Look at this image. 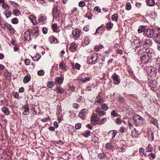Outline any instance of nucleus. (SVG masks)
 I'll return each mask as SVG.
<instances>
[{
  "label": "nucleus",
  "mask_w": 160,
  "mask_h": 160,
  "mask_svg": "<svg viewBox=\"0 0 160 160\" xmlns=\"http://www.w3.org/2000/svg\"><path fill=\"white\" fill-rule=\"evenodd\" d=\"M80 31L78 29H76L74 31H72V34L73 35V38L76 40L80 37Z\"/></svg>",
  "instance_id": "nucleus-7"
},
{
  "label": "nucleus",
  "mask_w": 160,
  "mask_h": 160,
  "mask_svg": "<svg viewBox=\"0 0 160 160\" xmlns=\"http://www.w3.org/2000/svg\"><path fill=\"white\" fill-rule=\"evenodd\" d=\"M47 19V17L46 16L41 14V15L39 16L38 20L39 22H42V23H43L45 20Z\"/></svg>",
  "instance_id": "nucleus-15"
},
{
  "label": "nucleus",
  "mask_w": 160,
  "mask_h": 160,
  "mask_svg": "<svg viewBox=\"0 0 160 160\" xmlns=\"http://www.w3.org/2000/svg\"><path fill=\"white\" fill-rule=\"evenodd\" d=\"M85 109L82 110L79 113L78 116L82 119H85Z\"/></svg>",
  "instance_id": "nucleus-19"
},
{
  "label": "nucleus",
  "mask_w": 160,
  "mask_h": 160,
  "mask_svg": "<svg viewBox=\"0 0 160 160\" xmlns=\"http://www.w3.org/2000/svg\"><path fill=\"white\" fill-rule=\"evenodd\" d=\"M13 12L14 15L16 16H19L21 14L19 10L18 9H14Z\"/></svg>",
  "instance_id": "nucleus-41"
},
{
  "label": "nucleus",
  "mask_w": 160,
  "mask_h": 160,
  "mask_svg": "<svg viewBox=\"0 0 160 160\" xmlns=\"http://www.w3.org/2000/svg\"><path fill=\"white\" fill-rule=\"evenodd\" d=\"M133 120L137 126L143 125L145 119L139 115H134Z\"/></svg>",
  "instance_id": "nucleus-3"
},
{
  "label": "nucleus",
  "mask_w": 160,
  "mask_h": 160,
  "mask_svg": "<svg viewBox=\"0 0 160 160\" xmlns=\"http://www.w3.org/2000/svg\"><path fill=\"white\" fill-rule=\"evenodd\" d=\"M90 80V78L88 77H85L83 78H82L81 79H79V81L80 82L84 83L89 81Z\"/></svg>",
  "instance_id": "nucleus-30"
},
{
  "label": "nucleus",
  "mask_w": 160,
  "mask_h": 160,
  "mask_svg": "<svg viewBox=\"0 0 160 160\" xmlns=\"http://www.w3.org/2000/svg\"><path fill=\"white\" fill-rule=\"evenodd\" d=\"M95 112L100 117H102L106 114V112L102 110L99 107H98L96 108Z\"/></svg>",
  "instance_id": "nucleus-11"
},
{
  "label": "nucleus",
  "mask_w": 160,
  "mask_h": 160,
  "mask_svg": "<svg viewBox=\"0 0 160 160\" xmlns=\"http://www.w3.org/2000/svg\"><path fill=\"white\" fill-rule=\"evenodd\" d=\"M105 148L108 149H112L113 148V147L110 143H107L105 146Z\"/></svg>",
  "instance_id": "nucleus-39"
},
{
  "label": "nucleus",
  "mask_w": 160,
  "mask_h": 160,
  "mask_svg": "<svg viewBox=\"0 0 160 160\" xmlns=\"http://www.w3.org/2000/svg\"><path fill=\"white\" fill-rule=\"evenodd\" d=\"M98 55L96 53L92 54L90 58L88 61L89 64H93L96 63L98 58Z\"/></svg>",
  "instance_id": "nucleus-5"
},
{
  "label": "nucleus",
  "mask_w": 160,
  "mask_h": 160,
  "mask_svg": "<svg viewBox=\"0 0 160 160\" xmlns=\"http://www.w3.org/2000/svg\"><path fill=\"white\" fill-rule=\"evenodd\" d=\"M111 115L113 117H117L118 116V114L116 113L115 110H114L111 112Z\"/></svg>",
  "instance_id": "nucleus-45"
},
{
  "label": "nucleus",
  "mask_w": 160,
  "mask_h": 160,
  "mask_svg": "<svg viewBox=\"0 0 160 160\" xmlns=\"http://www.w3.org/2000/svg\"><path fill=\"white\" fill-rule=\"evenodd\" d=\"M59 68L60 69H62V70L66 71L67 68L65 66V64L63 62H61L59 64Z\"/></svg>",
  "instance_id": "nucleus-28"
},
{
  "label": "nucleus",
  "mask_w": 160,
  "mask_h": 160,
  "mask_svg": "<svg viewBox=\"0 0 160 160\" xmlns=\"http://www.w3.org/2000/svg\"><path fill=\"white\" fill-rule=\"evenodd\" d=\"M78 9L77 8H74L72 10V14H74L77 12Z\"/></svg>",
  "instance_id": "nucleus-62"
},
{
  "label": "nucleus",
  "mask_w": 160,
  "mask_h": 160,
  "mask_svg": "<svg viewBox=\"0 0 160 160\" xmlns=\"http://www.w3.org/2000/svg\"><path fill=\"white\" fill-rule=\"evenodd\" d=\"M144 35H146L149 38H151L152 37L154 33V31L153 30L148 29L144 32Z\"/></svg>",
  "instance_id": "nucleus-9"
},
{
  "label": "nucleus",
  "mask_w": 160,
  "mask_h": 160,
  "mask_svg": "<svg viewBox=\"0 0 160 160\" xmlns=\"http://www.w3.org/2000/svg\"><path fill=\"white\" fill-rule=\"evenodd\" d=\"M85 2L82 1L80 2L78 4V5L80 7H83L85 6Z\"/></svg>",
  "instance_id": "nucleus-50"
},
{
  "label": "nucleus",
  "mask_w": 160,
  "mask_h": 160,
  "mask_svg": "<svg viewBox=\"0 0 160 160\" xmlns=\"http://www.w3.org/2000/svg\"><path fill=\"white\" fill-rule=\"evenodd\" d=\"M95 11L98 12H101V9L98 6H96L94 8Z\"/></svg>",
  "instance_id": "nucleus-54"
},
{
  "label": "nucleus",
  "mask_w": 160,
  "mask_h": 160,
  "mask_svg": "<svg viewBox=\"0 0 160 160\" xmlns=\"http://www.w3.org/2000/svg\"><path fill=\"white\" fill-rule=\"evenodd\" d=\"M146 52H144L141 53V60L142 62L144 63L148 62L149 60V54L151 55V52H150L149 49H146Z\"/></svg>",
  "instance_id": "nucleus-2"
},
{
  "label": "nucleus",
  "mask_w": 160,
  "mask_h": 160,
  "mask_svg": "<svg viewBox=\"0 0 160 160\" xmlns=\"http://www.w3.org/2000/svg\"><path fill=\"white\" fill-rule=\"evenodd\" d=\"M156 81L155 80L152 81L150 79H149L148 80V83L150 86L152 87L155 86V85L156 84Z\"/></svg>",
  "instance_id": "nucleus-27"
},
{
  "label": "nucleus",
  "mask_w": 160,
  "mask_h": 160,
  "mask_svg": "<svg viewBox=\"0 0 160 160\" xmlns=\"http://www.w3.org/2000/svg\"><path fill=\"white\" fill-rule=\"evenodd\" d=\"M153 147L151 144H149L148 146L146 148V150L148 152H152Z\"/></svg>",
  "instance_id": "nucleus-36"
},
{
  "label": "nucleus",
  "mask_w": 160,
  "mask_h": 160,
  "mask_svg": "<svg viewBox=\"0 0 160 160\" xmlns=\"http://www.w3.org/2000/svg\"><path fill=\"white\" fill-rule=\"evenodd\" d=\"M103 48V46L102 45H99L96 46L94 48V49L96 51L98 52L99 50L102 48Z\"/></svg>",
  "instance_id": "nucleus-38"
},
{
  "label": "nucleus",
  "mask_w": 160,
  "mask_h": 160,
  "mask_svg": "<svg viewBox=\"0 0 160 160\" xmlns=\"http://www.w3.org/2000/svg\"><path fill=\"white\" fill-rule=\"evenodd\" d=\"M154 40L157 42H160V34H155L154 36Z\"/></svg>",
  "instance_id": "nucleus-22"
},
{
  "label": "nucleus",
  "mask_w": 160,
  "mask_h": 160,
  "mask_svg": "<svg viewBox=\"0 0 160 160\" xmlns=\"http://www.w3.org/2000/svg\"><path fill=\"white\" fill-rule=\"evenodd\" d=\"M148 4L150 6H153L155 4V2L154 0H148Z\"/></svg>",
  "instance_id": "nucleus-43"
},
{
  "label": "nucleus",
  "mask_w": 160,
  "mask_h": 160,
  "mask_svg": "<svg viewBox=\"0 0 160 160\" xmlns=\"http://www.w3.org/2000/svg\"><path fill=\"white\" fill-rule=\"evenodd\" d=\"M3 13L4 14L7 18H8L10 17L12 14L11 11L9 10H5V11Z\"/></svg>",
  "instance_id": "nucleus-26"
},
{
  "label": "nucleus",
  "mask_w": 160,
  "mask_h": 160,
  "mask_svg": "<svg viewBox=\"0 0 160 160\" xmlns=\"http://www.w3.org/2000/svg\"><path fill=\"white\" fill-rule=\"evenodd\" d=\"M91 132L89 130H87L85 132L82 133V135L86 138H88L90 135Z\"/></svg>",
  "instance_id": "nucleus-35"
},
{
  "label": "nucleus",
  "mask_w": 160,
  "mask_h": 160,
  "mask_svg": "<svg viewBox=\"0 0 160 160\" xmlns=\"http://www.w3.org/2000/svg\"><path fill=\"white\" fill-rule=\"evenodd\" d=\"M52 30L54 32H57L58 28L57 24H54L52 25Z\"/></svg>",
  "instance_id": "nucleus-40"
},
{
  "label": "nucleus",
  "mask_w": 160,
  "mask_h": 160,
  "mask_svg": "<svg viewBox=\"0 0 160 160\" xmlns=\"http://www.w3.org/2000/svg\"><path fill=\"white\" fill-rule=\"evenodd\" d=\"M62 109L61 108L58 109V110L57 111L56 114L59 117V115L60 113H61Z\"/></svg>",
  "instance_id": "nucleus-61"
},
{
  "label": "nucleus",
  "mask_w": 160,
  "mask_h": 160,
  "mask_svg": "<svg viewBox=\"0 0 160 160\" xmlns=\"http://www.w3.org/2000/svg\"><path fill=\"white\" fill-rule=\"evenodd\" d=\"M156 43L157 50L160 51V42H156Z\"/></svg>",
  "instance_id": "nucleus-63"
},
{
  "label": "nucleus",
  "mask_w": 160,
  "mask_h": 160,
  "mask_svg": "<svg viewBox=\"0 0 160 160\" xmlns=\"http://www.w3.org/2000/svg\"><path fill=\"white\" fill-rule=\"evenodd\" d=\"M56 89V91L57 93L62 94L65 92L64 90L61 87H57Z\"/></svg>",
  "instance_id": "nucleus-20"
},
{
  "label": "nucleus",
  "mask_w": 160,
  "mask_h": 160,
  "mask_svg": "<svg viewBox=\"0 0 160 160\" xmlns=\"http://www.w3.org/2000/svg\"><path fill=\"white\" fill-rule=\"evenodd\" d=\"M131 6L130 3H127L126 6V9L128 10H129L131 9Z\"/></svg>",
  "instance_id": "nucleus-48"
},
{
  "label": "nucleus",
  "mask_w": 160,
  "mask_h": 160,
  "mask_svg": "<svg viewBox=\"0 0 160 160\" xmlns=\"http://www.w3.org/2000/svg\"><path fill=\"white\" fill-rule=\"evenodd\" d=\"M81 127V124L80 123H77L75 126V128L77 129H79Z\"/></svg>",
  "instance_id": "nucleus-57"
},
{
  "label": "nucleus",
  "mask_w": 160,
  "mask_h": 160,
  "mask_svg": "<svg viewBox=\"0 0 160 160\" xmlns=\"http://www.w3.org/2000/svg\"><path fill=\"white\" fill-rule=\"evenodd\" d=\"M98 157L100 158V159H104L105 158L104 155L103 153H99L98 154Z\"/></svg>",
  "instance_id": "nucleus-56"
},
{
  "label": "nucleus",
  "mask_w": 160,
  "mask_h": 160,
  "mask_svg": "<svg viewBox=\"0 0 160 160\" xmlns=\"http://www.w3.org/2000/svg\"><path fill=\"white\" fill-rule=\"evenodd\" d=\"M99 120L100 118L98 117V114H92L91 118V121L93 125H96L98 124Z\"/></svg>",
  "instance_id": "nucleus-4"
},
{
  "label": "nucleus",
  "mask_w": 160,
  "mask_h": 160,
  "mask_svg": "<svg viewBox=\"0 0 160 160\" xmlns=\"http://www.w3.org/2000/svg\"><path fill=\"white\" fill-rule=\"evenodd\" d=\"M112 77L115 84H118L120 83L119 76L116 73H114L112 76Z\"/></svg>",
  "instance_id": "nucleus-8"
},
{
  "label": "nucleus",
  "mask_w": 160,
  "mask_h": 160,
  "mask_svg": "<svg viewBox=\"0 0 160 160\" xmlns=\"http://www.w3.org/2000/svg\"><path fill=\"white\" fill-rule=\"evenodd\" d=\"M92 141L94 142H98L99 140V138L98 137H97L94 136L93 137H92Z\"/></svg>",
  "instance_id": "nucleus-55"
},
{
  "label": "nucleus",
  "mask_w": 160,
  "mask_h": 160,
  "mask_svg": "<svg viewBox=\"0 0 160 160\" xmlns=\"http://www.w3.org/2000/svg\"><path fill=\"white\" fill-rule=\"evenodd\" d=\"M118 99L119 102L121 103H122L123 102L124 100H125V99L121 96H120L119 97Z\"/></svg>",
  "instance_id": "nucleus-47"
},
{
  "label": "nucleus",
  "mask_w": 160,
  "mask_h": 160,
  "mask_svg": "<svg viewBox=\"0 0 160 160\" xmlns=\"http://www.w3.org/2000/svg\"><path fill=\"white\" fill-rule=\"evenodd\" d=\"M148 74L149 76L151 77H155L156 76L157 73L155 68L150 67L148 70Z\"/></svg>",
  "instance_id": "nucleus-6"
},
{
  "label": "nucleus",
  "mask_w": 160,
  "mask_h": 160,
  "mask_svg": "<svg viewBox=\"0 0 160 160\" xmlns=\"http://www.w3.org/2000/svg\"><path fill=\"white\" fill-rule=\"evenodd\" d=\"M63 77H56L55 79V83L61 84L63 83Z\"/></svg>",
  "instance_id": "nucleus-14"
},
{
  "label": "nucleus",
  "mask_w": 160,
  "mask_h": 160,
  "mask_svg": "<svg viewBox=\"0 0 160 160\" xmlns=\"http://www.w3.org/2000/svg\"><path fill=\"white\" fill-rule=\"evenodd\" d=\"M54 85V82L52 81H49L47 84V86L49 88H50L53 87Z\"/></svg>",
  "instance_id": "nucleus-42"
},
{
  "label": "nucleus",
  "mask_w": 160,
  "mask_h": 160,
  "mask_svg": "<svg viewBox=\"0 0 160 160\" xmlns=\"http://www.w3.org/2000/svg\"><path fill=\"white\" fill-rule=\"evenodd\" d=\"M139 152L140 153H142V155H144L145 156H146V154L144 153V149L142 148H140L139 149Z\"/></svg>",
  "instance_id": "nucleus-59"
},
{
  "label": "nucleus",
  "mask_w": 160,
  "mask_h": 160,
  "mask_svg": "<svg viewBox=\"0 0 160 160\" xmlns=\"http://www.w3.org/2000/svg\"><path fill=\"white\" fill-rule=\"evenodd\" d=\"M118 18V15L117 14H113L112 17V19L113 21H116L117 20Z\"/></svg>",
  "instance_id": "nucleus-51"
},
{
  "label": "nucleus",
  "mask_w": 160,
  "mask_h": 160,
  "mask_svg": "<svg viewBox=\"0 0 160 160\" xmlns=\"http://www.w3.org/2000/svg\"><path fill=\"white\" fill-rule=\"evenodd\" d=\"M23 109L24 110L23 112V114L25 115H28L29 113V107L28 105L25 104L22 107Z\"/></svg>",
  "instance_id": "nucleus-13"
},
{
  "label": "nucleus",
  "mask_w": 160,
  "mask_h": 160,
  "mask_svg": "<svg viewBox=\"0 0 160 160\" xmlns=\"http://www.w3.org/2000/svg\"><path fill=\"white\" fill-rule=\"evenodd\" d=\"M102 101V98H101L100 95H98L95 98V105L98 106Z\"/></svg>",
  "instance_id": "nucleus-12"
},
{
  "label": "nucleus",
  "mask_w": 160,
  "mask_h": 160,
  "mask_svg": "<svg viewBox=\"0 0 160 160\" xmlns=\"http://www.w3.org/2000/svg\"><path fill=\"white\" fill-rule=\"evenodd\" d=\"M24 34V37L23 39H24L25 38H26V39H27V37L28 36L29 38V39L30 40H31L32 39L31 37V32L30 31L27 30L25 32Z\"/></svg>",
  "instance_id": "nucleus-21"
},
{
  "label": "nucleus",
  "mask_w": 160,
  "mask_h": 160,
  "mask_svg": "<svg viewBox=\"0 0 160 160\" xmlns=\"http://www.w3.org/2000/svg\"><path fill=\"white\" fill-rule=\"evenodd\" d=\"M44 74V70H41L38 72V74L39 76H42Z\"/></svg>",
  "instance_id": "nucleus-52"
},
{
  "label": "nucleus",
  "mask_w": 160,
  "mask_h": 160,
  "mask_svg": "<svg viewBox=\"0 0 160 160\" xmlns=\"http://www.w3.org/2000/svg\"><path fill=\"white\" fill-rule=\"evenodd\" d=\"M90 41L89 38L88 37L86 36L84 40V43L85 45H88L90 43Z\"/></svg>",
  "instance_id": "nucleus-34"
},
{
  "label": "nucleus",
  "mask_w": 160,
  "mask_h": 160,
  "mask_svg": "<svg viewBox=\"0 0 160 160\" xmlns=\"http://www.w3.org/2000/svg\"><path fill=\"white\" fill-rule=\"evenodd\" d=\"M13 97L14 98L18 99L19 98V95L18 92H13Z\"/></svg>",
  "instance_id": "nucleus-53"
},
{
  "label": "nucleus",
  "mask_w": 160,
  "mask_h": 160,
  "mask_svg": "<svg viewBox=\"0 0 160 160\" xmlns=\"http://www.w3.org/2000/svg\"><path fill=\"white\" fill-rule=\"evenodd\" d=\"M25 64L26 65H29L30 64V62L29 59H26L25 60Z\"/></svg>",
  "instance_id": "nucleus-58"
},
{
  "label": "nucleus",
  "mask_w": 160,
  "mask_h": 160,
  "mask_svg": "<svg viewBox=\"0 0 160 160\" xmlns=\"http://www.w3.org/2000/svg\"><path fill=\"white\" fill-rule=\"evenodd\" d=\"M145 29L143 26H140L139 27L138 29V32L140 33L143 32L144 31H145Z\"/></svg>",
  "instance_id": "nucleus-32"
},
{
  "label": "nucleus",
  "mask_w": 160,
  "mask_h": 160,
  "mask_svg": "<svg viewBox=\"0 0 160 160\" xmlns=\"http://www.w3.org/2000/svg\"><path fill=\"white\" fill-rule=\"evenodd\" d=\"M92 16V13L90 12H87L85 15V17L88 18L89 19H91Z\"/></svg>",
  "instance_id": "nucleus-44"
},
{
  "label": "nucleus",
  "mask_w": 160,
  "mask_h": 160,
  "mask_svg": "<svg viewBox=\"0 0 160 160\" xmlns=\"http://www.w3.org/2000/svg\"><path fill=\"white\" fill-rule=\"evenodd\" d=\"M101 108L105 111H107L108 108V107L107 104L104 103L101 106Z\"/></svg>",
  "instance_id": "nucleus-37"
},
{
  "label": "nucleus",
  "mask_w": 160,
  "mask_h": 160,
  "mask_svg": "<svg viewBox=\"0 0 160 160\" xmlns=\"http://www.w3.org/2000/svg\"><path fill=\"white\" fill-rule=\"evenodd\" d=\"M7 26H6V28L9 30L11 33L14 34L15 33V30L12 26L10 24H6Z\"/></svg>",
  "instance_id": "nucleus-25"
},
{
  "label": "nucleus",
  "mask_w": 160,
  "mask_h": 160,
  "mask_svg": "<svg viewBox=\"0 0 160 160\" xmlns=\"http://www.w3.org/2000/svg\"><path fill=\"white\" fill-rule=\"evenodd\" d=\"M2 7L4 9H6L5 10H8L10 8V7L5 2H3L2 5Z\"/></svg>",
  "instance_id": "nucleus-31"
},
{
  "label": "nucleus",
  "mask_w": 160,
  "mask_h": 160,
  "mask_svg": "<svg viewBox=\"0 0 160 160\" xmlns=\"http://www.w3.org/2000/svg\"><path fill=\"white\" fill-rule=\"evenodd\" d=\"M113 26V24L111 22H108L107 24V27L108 28L111 29V28Z\"/></svg>",
  "instance_id": "nucleus-60"
},
{
  "label": "nucleus",
  "mask_w": 160,
  "mask_h": 160,
  "mask_svg": "<svg viewBox=\"0 0 160 160\" xmlns=\"http://www.w3.org/2000/svg\"><path fill=\"white\" fill-rule=\"evenodd\" d=\"M50 119V118L49 116H47V117H45L43 119H41V121L43 122H45L47 121Z\"/></svg>",
  "instance_id": "nucleus-49"
},
{
  "label": "nucleus",
  "mask_w": 160,
  "mask_h": 160,
  "mask_svg": "<svg viewBox=\"0 0 160 160\" xmlns=\"http://www.w3.org/2000/svg\"><path fill=\"white\" fill-rule=\"evenodd\" d=\"M114 121L117 125H121L122 123V120L120 118H116Z\"/></svg>",
  "instance_id": "nucleus-33"
},
{
  "label": "nucleus",
  "mask_w": 160,
  "mask_h": 160,
  "mask_svg": "<svg viewBox=\"0 0 160 160\" xmlns=\"http://www.w3.org/2000/svg\"><path fill=\"white\" fill-rule=\"evenodd\" d=\"M117 132L116 130H111L108 132V135L111 137L112 138H114L117 134Z\"/></svg>",
  "instance_id": "nucleus-18"
},
{
  "label": "nucleus",
  "mask_w": 160,
  "mask_h": 160,
  "mask_svg": "<svg viewBox=\"0 0 160 160\" xmlns=\"http://www.w3.org/2000/svg\"><path fill=\"white\" fill-rule=\"evenodd\" d=\"M72 106L73 108L76 109H77L79 108V105L77 103H74L73 104Z\"/></svg>",
  "instance_id": "nucleus-64"
},
{
  "label": "nucleus",
  "mask_w": 160,
  "mask_h": 160,
  "mask_svg": "<svg viewBox=\"0 0 160 160\" xmlns=\"http://www.w3.org/2000/svg\"><path fill=\"white\" fill-rule=\"evenodd\" d=\"M31 36H32L34 38L37 37L39 35V30H31Z\"/></svg>",
  "instance_id": "nucleus-17"
},
{
  "label": "nucleus",
  "mask_w": 160,
  "mask_h": 160,
  "mask_svg": "<svg viewBox=\"0 0 160 160\" xmlns=\"http://www.w3.org/2000/svg\"><path fill=\"white\" fill-rule=\"evenodd\" d=\"M12 22L14 24H17L18 22V20L17 18H15L11 19Z\"/></svg>",
  "instance_id": "nucleus-46"
},
{
  "label": "nucleus",
  "mask_w": 160,
  "mask_h": 160,
  "mask_svg": "<svg viewBox=\"0 0 160 160\" xmlns=\"http://www.w3.org/2000/svg\"><path fill=\"white\" fill-rule=\"evenodd\" d=\"M77 48V45L75 43L73 42L70 44L69 49L71 52H74L76 51Z\"/></svg>",
  "instance_id": "nucleus-10"
},
{
  "label": "nucleus",
  "mask_w": 160,
  "mask_h": 160,
  "mask_svg": "<svg viewBox=\"0 0 160 160\" xmlns=\"http://www.w3.org/2000/svg\"><path fill=\"white\" fill-rule=\"evenodd\" d=\"M31 78V76L30 75H28L24 77L23 82L24 83L28 82L30 80Z\"/></svg>",
  "instance_id": "nucleus-23"
},
{
  "label": "nucleus",
  "mask_w": 160,
  "mask_h": 160,
  "mask_svg": "<svg viewBox=\"0 0 160 160\" xmlns=\"http://www.w3.org/2000/svg\"><path fill=\"white\" fill-rule=\"evenodd\" d=\"M150 118V119L151 123L153 124L157 127H158L157 120L151 116Z\"/></svg>",
  "instance_id": "nucleus-16"
},
{
  "label": "nucleus",
  "mask_w": 160,
  "mask_h": 160,
  "mask_svg": "<svg viewBox=\"0 0 160 160\" xmlns=\"http://www.w3.org/2000/svg\"><path fill=\"white\" fill-rule=\"evenodd\" d=\"M49 40L52 43H56L58 41L57 39L53 36L49 38Z\"/></svg>",
  "instance_id": "nucleus-29"
},
{
  "label": "nucleus",
  "mask_w": 160,
  "mask_h": 160,
  "mask_svg": "<svg viewBox=\"0 0 160 160\" xmlns=\"http://www.w3.org/2000/svg\"><path fill=\"white\" fill-rule=\"evenodd\" d=\"M133 44L136 45V49L138 48L141 46L142 45L143 48L146 49H149L150 51L151 50L149 49V47L151 46L152 43L151 40L149 39H142L141 41H139L138 40H136L134 41Z\"/></svg>",
  "instance_id": "nucleus-1"
},
{
  "label": "nucleus",
  "mask_w": 160,
  "mask_h": 160,
  "mask_svg": "<svg viewBox=\"0 0 160 160\" xmlns=\"http://www.w3.org/2000/svg\"><path fill=\"white\" fill-rule=\"evenodd\" d=\"M2 110L6 115H8L9 114V110L8 108H7L3 107L2 108Z\"/></svg>",
  "instance_id": "nucleus-24"
}]
</instances>
